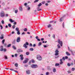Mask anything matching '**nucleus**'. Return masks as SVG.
<instances>
[{"label": "nucleus", "mask_w": 75, "mask_h": 75, "mask_svg": "<svg viewBox=\"0 0 75 75\" xmlns=\"http://www.w3.org/2000/svg\"><path fill=\"white\" fill-rule=\"evenodd\" d=\"M58 54H59V53H56L55 54V55H58Z\"/></svg>", "instance_id": "nucleus-53"}, {"label": "nucleus", "mask_w": 75, "mask_h": 75, "mask_svg": "<svg viewBox=\"0 0 75 75\" xmlns=\"http://www.w3.org/2000/svg\"><path fill=\"white\" fill-rule=\"evenodd\" d=\"M24 59V57H21V60H23Z\"/></svg>", "instance_id": "nucleus-47"}, {"label": "nucleus", "mask_w": 75, "mask_h": 75, "mask_svg": "<svg viewBox=\"0 0 75 75\" xmlns=\"http://www.w3.org/2000/svg\"><path fill=\"white\" fill-rule=\"evenodd\" d=\"M23 51L21 49H19L17 50V52H23Z\"/></svg>", "instance_id": "nucleus-6"}, {"label": "nucleus", "mask_w": 75, "mask_h": 75, "mask_svg": "<svg viewBox=\"0 0 75 75\" xmlns=\"http://www.w3.org/2000/svg\"><path fill=\"white\" fill-rule=\"evenodd\" d=\"M62 59H63V61H65V58L64 57H63L62 58Z\"/></svg>", "instance_id": "nucleus-39"}, {"label": "nucleus", "mask_w": 75, "mask_h": 75, "mask_svg": "<svg viewBox=\"0 0 75 75\" xmlns=\"http://www.w3.org/2000/svg\"><path fill=\"white\" fill-rule=\"evenodd\" d=\"M43 47L45 48H46L48 47V46H47V45H43Z\"/></svg>", "instance_id": "nucleus-52"}, {"label": "nucleus", "mask_w": 75, "mask_h": 75, "mask_svg": "<svg viewBox=\"0 0 75 75\" xmlns=\"http://www.w3.org/2000/svg\"><path fill=\"white\" fill-rule=\"evenodd\" d=\"M53 72H56V69L55 68H54L53 69Z\"/></svg>", "instance_id": "nucleus-24"}, {"label": "nucleus", "mask_w": 75, "mask_h": 75, "mask_svg": "<svg viewBox=\"0 0 75 75\" xmlns=\"http://www.w3.org/2000/svg\"><path fill=\"white\" fill-rule=\"evenodd\" d=\"M54 21H50V23H53Z\"/></svg>", "instance_id": "nucleus-59"}, {"label": "nucleus", "mask_w": 75, "mask_h": 75, "mask_svg": "<svg viewBox=\"0 0 75 75\" xmlns=\"http://www.w3.org/2000/svg\"><path fill=\"white\" fill-rule=\"evenodd\" d=\"M11 44H9L7 45V47L8 48H10L11 47Z\"/></svg>", "instance_id": "nucleus-15"}, {"label": "nucleus", "mask_w": 75, "mask_h": 75, "mask_svg": "<svg viewBox=\"0 0 75 75\" xmlns=\"http://www.w3.org/2000/svg\"><path fill=\"white\" fill-rule=\"evenodd\" d=\"M62 64H63V62H60V65H62Z\"/></svg>", "instance_id": "nucleus-55"}, {"label": "nucleus", "mask_w": 75, "mask_h": 75, "mask_svg": "<svg viewBox=\"0 0 75 75\" xmlns=\"http://www.w3.org/2000/svg\"><path fill=\"white\" fill-rule=\"evenodd\" d=\"M12 28L13 29H14L16 28V26L15 25H13L12 26Z\"/></svg>", "instance_id": "nucleus-35"}, {"label": "nucleus", "mask_w": 75, "mask_h": 75, "mask_svg": "<svg viewBox=\"0 0 75 75\" xmlns=\"http://www.w3.org/2000/svg\"><path fill=\"white\" fill-rule=\"evenodd\" d=\"M49 74H50V73H49V72H47L46 73V75H49Z\"/></svg>", "instance_id": "nucleus-43"}, {"label": "nucleus", "mask_w": 75, "mask_h": 75, "mask_svg": "<svg viewBox=\"0 0 75 75\" xmlns=\"http://www.w3.org/2000/svg\"><path fill=\"white\" fill-rule=\"evenodd\" d=\"M12 43L13 44H16V40H13L12 42Z\"/></svg>", "instance_id": "nucleus-23"}, {"label": "nucleus", "mask_w": 75, "mask_h": 75, "mask_svg": "<svg viewBox=\"0 0 75 75\" xmlns=\"http://www.w3.org/2000/svg\"><path fill=\"white\" fill-rule=\"evenodd\" d=\"M51 27V25H49L47 26V27L48 28H50V27Z\"/></svg>", "instance_id": "nucleus-42"}, {"label": "nucleus", "mask_w": 75, "mask_h": 75, "mask_svg": "<svg viewBox=\"0 0 75 75\" xmlns=\"http://www.w3.org/2000/svg\"><path fill=\"white\" fill-rule=\"evenodd\" d=\"M29 60V59H28L26 58L25 59V60L23 61V64H26V63H27L28 62V61Z\"/></svg>", "instance_id": "nucleus-5"}, {"label": "nucleus", "mask_w": 75, "mask_h": 75, "mask_svg": "<svg viewBox=\"0 0 75 75\" xmlns=\"http://www.w3.org/2000/svg\"><path fill=\"white\" fill-rule=\"evenodd\" d=\"M47 68L48 69V70H51V69L50 67V66H48L47 67Z\"/></svg>", "instance_id": "nucleus-12"}, {"label": "nucleus", "mask_w": 75, "mask_h": 75, "mask_svg": "<svg viewBox=\"0 0 75 75\" xmlns=\"http://www.w3.org/2000/svg\"><path fill=\"white\" fill-rule=\"evenodd\" d=\"M44 38H41V41H44Z\"/></svg>", "instance_id": "nucleus-61"}, {"label": "nucleus", "mask_w": 75, "mask_h": 75, "mask_svg": "<svg viewBox=\"0 0 75 75\" xmlns=\"http://www.w3.org/2000/svg\"><path fill=\"white\" fill-rule=\"evenodd\" d=\"M66 54L67 55V56H69L71 55V54L69 53L68 52H66Z\"/></svg>", "instance_id": "nucleus-10"}, {"label": "nucleus", "mask_w": 75, "mask_h": 75, "mask_svg": "<svg viewBox=\"0 0 75 75\" xmlns=\"http://www.w3.org/2000/svg\"><path fill=\"white\" fill-rule=\"evenodd\" d=\"M5 42V39H4L2 41V43L3 44H4V42Z\"/></svg>", "instance_id": "nucleus-17"}, {"label": "nucleus", "mask_w": 75, "mask_h": 75, "mask_svg": "<svg viewBox=\"0 0 75 75\" xmlns=\"http://www.w3.org/2000/svg\"><path fill=\"white\" fill-rule=\"evenodd\" d=\"M28 65H27V64H25L24 65L25 67H28Z\"/></svg>", "instance_id": "nucleus-51"}, {"label": "nucleus", "mask_w": 75, "mask_h": 75, "mask_svg": "<svg viewBox=\"0 0 75 75\" xmlns=\"http://www.w3.org/2000/svg\"><path fill=\"white\" fill-rule=\"evenodd\" d=\"M9 21L11 22V23H13V20L11 19H10Z\"/></svg>", "instance_id": "nucleus-14"}, {"label": "nucleus", "mask_w": 75, "mask_h": 75, "mask_svg": "<svg viewBox=\"0 0 75 75\" xmlns=\"http://www.w3.org/2000/svg\"><path fill=\"white\" fill-rule=\"evenodd\" d=\"M62 25L63 26V28H64V22H63L62 24Z\"/></svg>", "instance_id": "nucleus-49"}, {"label": "nucleus", "mask_w": 75, "mask_h": 75, "mask_svg": "<svg viewBox=\"0 0 75 75\" xmlns=\"http://www.w3.org/2000/svg\"><path fill=\"white\" fill-rule=\"evenodd\" d=\"M4 57L5 59H7V56L5 55L4 56Z\"/></svg>", "instance_id": "nucleus-27"}, {"label": "nucleus", "mask_w": 75, "mask_h": 75, "mask_svg": "<svg viewBox=\"0 0 75 75\" xmlns=\"http://www.w3.org/2000/svg\"><path fill=\"white\" fill-rule=\"evenodd\" d=\"M75 69L74 68H72L71 70L72 71H75Z\"/></svg>", "instance_id": "nucleus-41"}, {"label": "nucleus", "mask_w": 75, "mask_h": 75, "mask_svg": "<svg viewBox=\"0 0 75 75\" xmlns=\"http://www.w3.org/2000/svg\"><path fill=\"white\" fill-rule=\"evenodd\" d=\"M4 49L3 48H1V49H0V51H3L4 50Z\"/></svg>", "instance_id": "nucleus-54"}, {"label": "nucleus", "mask_w": 75, "mask_h": 75, "mask_svg": "<svg viewBox=\"0 0 75 75\" xmlns=\"http://www.w3.org/2000/svg\"><path fill=\"white\" fill-rule=\"evenodd\" d=\"M2 24H4V21L3 20H2V21H1Z\"/></svg>", "instance_id": "nucleus-48"}, {"label": "nucleus", "mask_w": 75, "mask_h": 75, "mask_svg": "<svg viewBox=\"0 0 75 75\" xmlns=\"http://www.w3.org/2000/svg\"><path fill=\"white\" fill-rule=\"evenodd\" d=\"M58 42L59 44H60L61 47H62V41H61L60 39H58Z\"/></svg>", "instance_id": "nucleus-3"}, {"label": "nucleus", "mask_w": 75, "mask_h": 75, "mask_svg": "<svg viewBox=\"0 0 75 75\" xmlns=\"http://www.w3.org/2000/svg\"><path fill=\"white\" fill-rule=\"evenodd\" d=\"M41 44H42V43L41 42H40L39 43L38 45V46H40V45H41Z\"/></svg>", "instance_id": "nucleus-13"}, {"label": "nucleus", "mask_w": 75, "mask_h": 75, "mask_svg": "<svg viewBox=\"0 0 75 75\" xmlns=\"http://www.w3.org/2000/svg\"><path fill=\"white\" fill-rule=\"evenodd\" d=\"M20 57H21V58L22 57H23V54H21L20 56H19Z\"/></svg>", "instance_id": "nucleus-46"}, {"label": "nucleus", "mask_w": 75, "mask_h": 75, "mask_svg": "<svg viewBox=\"0 0 75 75\" xmlns=\"http://www.w3.org/2000/svg\"><path fill=\"white\" fill-rule=\"evenodd\" d=\"M27 3H25V4H24V6H27Z\"/></svg>", "instance_id": "nucleus-63"}, {"label": "nucleus", "mask_w": 75, "mask_h": 75, "mask_svg": "<svg viewBox=\"0 0 75 75\" xmlns=\"http://www.w3.org/2000/svg\"><path fill=\"white\" fill-rule=\"evenodd\" d=\"M1 17H4V12L3 11H2L1 12Z\"/></svg>", "instance_id": "nucleus-4"}, {"label": "nucleus", "mask_w": 75, "mask_h": 75, "mask_svg": "<svg viewBox=\"0 0 75 75\" xmlns=\"http://www.w3.org/2000/svg\"><path fill=\"white\" fill-rule=\"evenodd\" d=\"M26 54L27 55H28L30 54V52H27L26 53Z\"/></svg>", "instance_id": "nucleus-19"}, {"label": "nucleus", "mask_w": 75, "mask_h": 75, "mask_svg": "<svg viewBox=\"0 0 75 75\" xmlns=\"http://www.w3.org/2000/svg\"><path fill=\"white\" fill-rule=\"evenodd\" d=\"M0 38L1 40L4 39V35L2 34L1 35V37H0Z\"/></svg>", "instance_id": "nucleus-9"}, {"label": "nucleus", "mask_w": 75, "mask_h": 75, "mask_svg": "<svg viewBox=\"0 0 75 75\" xmlns=\"http://www.w3.org/2000/svg\"><path fill=\"white\" fill-rule=\"evenodd\" d=\"M65 59H68V57L67 56H65Z\"/></svg>", "instance_id": "nucleus-40"}, {"label": "nucleus", "mask_w": 75, "mask_h": 75, "mask_svg": "<svg viewBox=\"0 0 75 75\" xmlns=\"http://www.w3.org/2000/svg\"><path fill=\"white\" fill-rule=\"evenodd\" d=\"M16 41L17 42H18L20 41V37H18L17 38Z\"/></svg>", "instance_id": "nucleus-7"}, {"label": "nucleus", "mask_w": 75, "mask_h": 75, "mask_svg": "<svg viewBox=\"0 0 75 75\" xmlns=\"http://www.w3.org/2000/svg\"><path fill=\"white\" fill-rule=\"evenodd\" d=\"M67 66L68 67H70V66H71V64L69 63H68L67 64Z\"/></svg>", "instance_id": "nucleus-26"}, {"label": "nucleus", "mask_w": 75, "mask_h": 75, "mask_svg": "<svg viewBox=\"0 0 75 75\" xmlns=\"http://www.w3.org/2000/svg\"><path fill=\"white\" fill-rule=\"evenodd\" d=\"M12 47L13 48V49L14 50H16V47L14 46H12Z\"/></svg>", "instance_id": "nucleus-18"}, {"label": "nucleus", "mask_w": 75, "mask_h": 75, "mask_svg": "<svg viewBox=\"0 0 75 75\" xmlns=\"http://www.w3.org/2000/svg\"><path fill=\"white\" fill-rule=\"evenodd\" d=\"M42 5V4L41 3H40L38 5V7H40V6H41Z\"/></svg>", "instance_id": "nucleus-32"}, {"label": "nucleus", "mask_w": 75, "mask_h": 75, "mask_svg": "<svg viewBox=\"0 0 75 75\" xmlns=\"http://www.w3.org/2000/svg\"><path fill=\"white\" fill-rule=\"evenodd\" d=\"M39 1V0H36L34 1V3H37V2H38Z\"/></svg>", "instance_id": "nucleus-50"}, {"label": "nucleus", "mask_w": 75, "mask_h": 75, "mask_svg": "<svg viewBox=\"0 0 75 75\" xmlns=\"http://www.w3.org/2000/svg\"><path fill=\"white\" fill-rule=\"evenodd\" d=\"M17 34H18V35H20V30H19L18 31H17Z\"/></svg>", "instance_id": "nucleus-21"}, {"label": "nucleus", "mask_w": 75, "mask_h": 75, "mask_svg": "<svg viewBox=\"0 0 75 75\" xmlns=\"http://www.w3.org/2000/svg\"><path fill=\"white\" fill-rule=\"evenodd\" d=\"M59 21L60 22L62 21V18H61L60 19Z\"/></svg>", "instance_id": "nucleus-45"}, {"label": "nucleus", "mask_w": 75, "mask_h": 75, "mask_svg": "<svg viewBox=\"0 0 75 75\" xmlns=\"http://www.w3.org/2000/svg\"><path fill=\"white\" fill-rule=\"evenodd\" d=\"M30 67L32 68H38V66L37 64H33L31 65Z\"/></svg>", "instance_id": "nucleus-1"}, {"label": "nucleus", "mask_w": 75, "mask_h": 75, "mask_svg": "<svg viewBox=\"0 0 75 75\" xmlns=\"http://www.w3.org/2000/svg\"><path fill=\"white\" fill-rule=\"evenodd\" d=\"M6 51H7V50H6V49H5V48L4 49V52H6Z\"/></svg>", "instance_id": "nucleus-57"}, {"label": "nucleus", "mask_w": 75, "mask_h": 75, "mask_svg": "<svg viewBox=\"0 0 75 75\" xmlns=\"http://www.w3.org/2000/svg\"><path fill=\"white\" fill-rule=\"evenodd\" d=\"M8 26L9 27H11V25L10 23L8 24Z\"/></svg>", "instance_id": "nucleus-34"}, {"label": "nucleus", "mask_w": 75, "mask_h": 75, "mask_svg": "<svg viewBox=\"0 0 75 75\" xmlns=\"http://www.w3.org/2000/svg\"><path fill=\"white\" fill-rule=\"evenodd\" d=\"M16 31H19V28H16Z\"/></svg>", "instance_id": "nucleus-28"}, {"label": "nucleus", "mask_w": 75, "mask_h": 75, "mask_svg": "<svg viewBox=\"0 0 75 75\" xmlns=\"http://www.w3.org/2000/svg\"><path fill=\"white\" fill-rule=\"evenodd\" d=\"M55 53H58L59 52V51L58 50H56L55 51Z\"/></svg>", "instance_id": "nucleus-30"}, {"label": "nucleus", "mask_w": 75, "mask_h": 75, "mask_svg": "<svg viewBox=\"0 0 75 75\" xmlns=\"http://www.w3.org/2000/svg\"><path fill=\"white\" fill-rule=\"evenodd\" d=\"M15 12L16 13H17L18 12V10L17 9V10H16L15 11Z\"/></svg>", "instance_id": "nucleus-37"}, {"label": "nucleus", "mask_w": 75, "mask_h": 75, "mask_svg": "<svg viewBox=\"0 0 75 75\" xmlns=\"http://www.w3.org/2000/svg\"><path fill=\"white\" fill-rule=\"evenodd\" d=\"M37 8L38 9H37V11H40V10H42V9L41 8H39V7H38Z\"/></svg>", "instance_id": "nucleus-22"}, {"label": "nucleus", "mask_w": 75, "mask_h": 75, "mask_svg": "<svg viewBox=\"0 0 75 75\" xmlns=\"http://www.w3.org/2000/svg\"><path fill=\"white\" fill-rule=\"evenodd\" d=\"M25 33H24V32H23L22 33V35H25Z\"/></svg>", "instance_id": "nucleus-60"}, {"label": "nucleus", "mask_w": 75, "mask_h": 75, "mask_svg": "<svg viewBox=\"0 0 75 75\" xmlns=\"http://www.w3.org/2000/svg\"><path fill=\"white\" fill-rule=\"evenodd\" d=\"M23 47H25V48H27V45L25 44V43L24 45H23Z\"/></svg>", "instance_id": "nucleus-11"}, {"label": "nucleus", "mask_w": 75, "mask_h": 75, "mask_svg": "<svg viewBox=\"0 0 75 75\" xmlns=\"http://www.w3.org/2000/svg\"><path fill=\"white\" fill-rule=\"evenodd\" d=\"M36 45H35V44H33V47H35Z\"/></svg>", "instance_id": "nucleus-62"}, {"label": "nucleus", "mask_w": 75, "mask_h": 75, "mask_svg": "<svg viewBox=\"0 0 75 75\" xmlns=\"http://www.w3.org/2000/svg\"><path fill=\"white\" fill-rule=\"evenodd\" d=\"M19 10H20L21 11H23V8H22V7H20L19 8Z\"/></svg>", "instance_id": "nucleus-16"}, {"label": "nucleus", "mask_w": 75, "mask_h": 75, "mask_svg": "<svg viewBox=\"0 0 75 75\" xmlns=\"http://www.w3.org/2000/svg\"><path fill=\"white\" fill-rule=\"evenodd\" d=\"M57 46L58 48H61V46H59V44H58Z\"/></svg>", "instance_id": "nucleus-31"}, {"label": "nucleus", "mask_w": 75, "mask_h": 75, "mask_svg": "<svg viewBox=\"0 0 75 75\" xmlns=\"http://www.w3.org/2000/svg\"><path fill=\"white\" fill-rule=\"evenodd\" d=\"M36 58L38 59L39 61H41L42 60V57H41V56L40 55H37Z\"/></svg>", "instance_id": "nucleus-2"}, {"label": "nucleus", "mask_w": 75, "mask_h": 75, "mask_svg": "<svg viewBox=\"0 0 75 75\" xmlns=\"http://www.w3.org/2000/svg\"><path fill=\"white\" fill-rule=\"evenodd\" d=\"M42 4H44L45 3V1H43L42 2Z\"/></svg>", "instance_id": "nucleus-56"}, {"label": "nucleus", "mask_w": 75, "mask_h": 75, "mask_svg": "<svg viewBox=\"0 0 75 75\" xmlns=\"http://www.w3.org/2000/svg\"><path fill=\"white\" fill-rule=\"evenodd\" d=\"M35 38L36 39H37V40H38V36H36Z\"/></svg>", "instance_id": "nucleus-64"}, {"label": "nucleus", "mask_w": 75, "mask_h": 75, "mask_svg": "<svg viewBox=\"0 0 75 75\" xmlns=\"http://www.w3.org/2000/svg\"><path fill=\"white\" fill-rule=\"evenodd\" d=\"M59 63H56L55 64V66L56 67H57V66H59Z\"/></svg>", "instance_id": "nucleus-20"}, {"label": "nucleus", "mask_w": 75, "mask_h": 75, "mask_svg": "<svg viewBox=\"0 0 75 75\" xmlns=\"http://www.w3.org/2000/svg\"><path fill=\"white\" fill-rule=\"evenodd\" d=\"M24 31H27V28H25L24 29Z\"/></svg>", "instance_id": "nucleus-38"}, {"label": "nucleus", "mask_w": 75, "mask_h": 75, "mask_svg": "<svg viewBox=\"0 0 75 75\" xmlns=\"http://www.w3.org/2000/svg\"><path fill=\"white\" fill-rule=\"evenodd\" d=\"M31 62L32 63H34V60L33 59H32Z\"/></svg>", "instance_id": "nucleus-44"}, {"label": "nucleus", "mask_w": 75, "mask_h": 75, "mask_svg": "<svg viewBox=\"0 0 75 75\" xmlns=\"http://www.w3.org/2000/svg\"><path fill=\"white\" fill-rule=\"evenodd\" d=\"M15 67H18V64L17 63H15Z\"/></svg>", "instance_id": "nucleus-29"}, {"label": "nucleus", "mask_w": 75, "mask_h": 75, "mask_svg": "<svg viewBox=\"0 0 75 75\" xmlns=\"http://www.w3.org/2000/svg\"><path fill=\"white\" fill-rule=\"evenodd\" d=\"M29 50L30 51H34V49H33V48H30L29 49Z\"/></svg>", "instance_id": "nucleus-25"}, {"label": "nucleus", "mask_w": 75, "mask_h": 75, "mask_svg": "<svg viewBox=\"0 0 75 75\" xmlns=\"http://www.w3.org/2000/svg\"><path fill=\"white\" fill-rule=\"evenodd\" d=\"M26 73L27 74H30V71L29 70H27L26 71Z\"/></svg>", "instance_id": "nucleus-8"}, {"label": "nucleus", "mask_w": 75, "mask_h": 75, "mask_svg": "<svg viewBox=\"0 0 75 75\" xmlns=\"http://www.w3.org/2000/svg\"><path fill=\"white\" fill-rule=\"evenodd\" d=\"M52 37H53V38H54V39H55V35L54 34L52 36Z\"/></svg>", "instance_id": "nucleus-58"}, {"label": "nucleus", "mask_w": 75, "mask_h": 75, "mask_svg": "<svg viewBox=\"0 0 75 75\" xmlns=\"http://www.w3.org/2000/svg\"><path fill=\"white\" fill-rule=\"evenodd\" d=\"M25 44H26V45H29V44L27 42H26V43Z\"/></svg>", "instance_id": "nucleus-36"}, {"label": "nucleus", "mask_w": 75, "mask_h": 75, "mask_svg": "<svg viewBox=\"0 0 75 75\" xmlns=\"http://www.w3.org/2000/svg\"><path fill=\"white\" fill-rule=\"evenodd\" d=\"M71 54H72V55H73V56H74V55H75V54L74 53H75V52H71Z\"/></svg>", "instance_id": "nucleus-33"}]
</instances>
